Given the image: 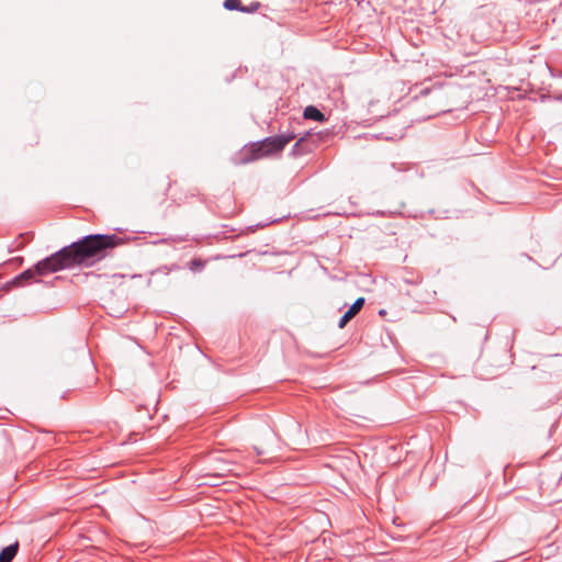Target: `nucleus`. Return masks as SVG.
Returning <instances> with one entry per match:
<instances>
[{
    "label": "nucleus",
    "mask_w": 562,
    "mask_h": 562,
    "mask_svg": "<svg viewBox=\"0 0 562 562\" xmlns=\"http://www.w3.org/2000/svg\"><path fill=\"white\" fill-rule=\"evenodd\" d=\"M304 117L314 120V121H318V122H323L325 120L324 114L318 109H316L312 105L307 106L304 110Z\"/></svg>",
    "instance_id": "5"
},
{
    "label": "nucleus",
    "mask_w": 562,
    "mask_h": 562,
    "mask_svg": "<svg viewBox=\"0 0 562 562\" xmlns=\"http://www.w3.org/2000/svg\"><path fill=\"white\" fill-rule=\"evenodd\" d=\"M363 304H364L363 297L357 299L355 301V303L349 307V310L342 315V317L339 321L338 326L340 328H344L347 325V323L359 313V311L362 308Z\"/></svg>",
    "instance_id": "3"
},
{
    "label": "nucleus",
    "mask_w": 562,
    "mask_h": 562,
    "mask_svg": "<svg viewBox=\"0 0 562 562\" xmlns=\"http://www.w3.org/2000/svg\"><path fill=\"white\" fill-rule=\"evenodd\" d=\"M36 272V268L34 270H26L24 271L23 273H21L19 277H16L13 281L14 284H21V281L23 279H31L35 276Z\"/></svg>",
    "instance_id": "6"
},
{
    "label": "nucleus",
    "mask_w": 562,
    "mask_h": 562,
    "mask_svg": "<svg viewBox=\"0 0 562 562\" xmlns=\"http://www.w3.org/2000/svg\"><path fill=\"white\" fill-rule=\"evenodd\" d=\"M114 235H91L55 252L36 265V272L46 276L77 265H90L106 248L116 245Z\"/></svg>",
    "instance_id": "1"
},
{
    "label": "nucleus",
    "mask_w": 562,
    "mask_h": 562,
    "mask_svg": "<svg viewBox=\"0 0 562 562\" xmlns=\"http://www.w3.org/2000/svg\"><path fill=\"white\" fill-rule=\"evenodd\" d=\"M18 542L8 546L0 552V562H11L18 552Z\"/></svg>",
    "instance_id": "4"
},
{
    "label": "nucleus",
    "mask_w": 562,
    "mask_h": 562,
    "mask_svg": "<svg viewBox=\"0 0 562 562\" xmlns=\"http://www.w3.org/2000/svg\"><path fill=\"white\" fill-rule=\"evenodd\" d=\"M290 140L291 137L276 136L268 137L259 143H255L249 148L252 154L251 159H259L277 154L281 151Z\"/></svg>",
    "instance_id": "2"
},
{
    "label": "nucleus",
    "mask_w": 562,
    "mask_h": 562,
    "mask_svg": "<svg viewBox=\"0 0 562 562\" xmlns=\"http://www.w3.org/2000/svg\"><path fill=\"white\" fill-rule=\"evenodd\" d=\"M239 0H225L224 5L228 10H235L238 8Z\"/></svg>",
    "instance_id": "7"
}]
</instances>
